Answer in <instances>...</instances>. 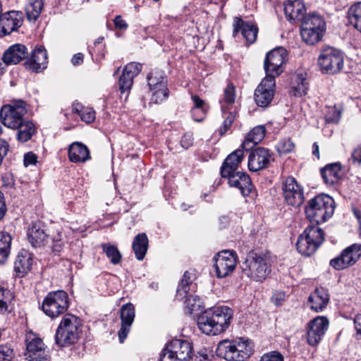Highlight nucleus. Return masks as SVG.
Instances as JSON below:
<instances>
[{
	"mask_svg": "<svg viewBox=\"0 0 361 361\" xmlns=\"http://www.w3.org/2000/svg\"><path fill=\"white\" fill-rule=\"evenodd\" d=\"M233 317V310L227 306L209 308L197 318L200 330L208 336H215L226 331Z\"/></svg>",
	"mask_w": 361,
	"mask_h": 361,
	"instance_id": "f257e3e1",
	"label": "nucleus"
},
{
	"mask_svg": "<svg viewBox=\"0 0 361 361\" xmlns=\"http://www.w3.org/2000/svg\"><path fill=\"white\" fill-rule=\"evenodd\" d=\"M252 353V342L241 337L223 340L219 343L216 350V355L227 361H245Z\"/></svg>",
	"mask_w": 361,
	"mask_h": 361,
	"instance_id": "f03ea898",
	"label": "nucleus"
},
{
	"mask_svg": "<svg viewBox=\"0 0 361 361\" xmlns=\"http://www.w3.org/2000/svg\"><path fill=\"white\" fill-rule=\"evenodd\" d=\"M334 212V200L327 195H320L311 199L305 208L307 218L317 225L326 221Z\"/></svg>",
	"mask_w": 361,
	"mask_h": 361,
	"instance_id": "7ed1b4c3",
	"label": "nucleus"
},
{
	"mask_svg": "<svg viewBox=\"0 0 361 361\" xmlns=\"http://www.w3.org/2000/svg\"><path fill=\"white\" fill-rule=\"evenodd\" d=\"M242 270L246 276L257 282L263 281L271 271L267 259L255 252H251L247 256L243 263Z\"/></svg>",
	"mask_w": 361,
	"mask_h": 361,
	"instance_id": "20e7f679",
	"label": "nucleus"
},
{
	"mask_svg": "<svg viewBox=\"0 0 361 361\" xmlns=\"http://www.w3.org/2000/svg\"><path fill=\"white\" fill-rule=\"evenodd\" d=\"M324 240L323 230L317 226H309L298 238L296 247L303 255L314 253Z\"/></svg>",
	"mask_w": 361,
	"mask_h": 361,
	"instance_id": "39448f33",
	"label": "nucleus"
},
{
	"mask_svg": "<svg viewBox=\"0 0 361 361\" xmlns=\"http://www.w3.org/2000/svg\"><path fill=\"white\" fill-rule=\"evenodd\" d=\"M80 320L73 314H66L61 320L55 335L56 343L66 346L75 343L79 337Z\"/></svg>",
	"mask_w": 361,
	"mask_h": 361,
	"instance_id": "423d86ee",
	"label": "nucleus"
},
{
	"mask_svg": "<svg viewBox=\"0 0 361 361\" xmlns=\"http://www.w3.org/2000/svg\"><path fill=\"white\" fill-rule=\"evenodd\" d=\"M192 353V344L183 339H173L160 353L159 361H189Z\"/></svg>",
	"mask_w": 361,
	"mask_h": 361,
	"instance_id": "0eeeda50",
	"label": "nucleus"
},
{
	"mask_svg": "<svg viewBox=\"0 0 361 361\" xmlns=\"http://www.w3.org/2000/svg\"><path fill=\"white\" fill-rule=\"evenodd\" d=\"M343 54L333 47H324L322 49L317 63L323 73L336 74L343 67Z\"/></svg>",
	"mask_w": 361,
	"mask_h": 361,
	"instance_id": "6e6552de",
	"label": "nucleus"
},
{
	"mask_svg": "<svg viewBox=\"0 0 361 361\" xmlns=\"http://www.w3.org/2000/svg\"><path fill=\"white\" fill-rule=\"evenodd\" d=\"M27 113L25 102L23 100L13 101L4 105L0 111L1 123L7 128L16 129L22 124Z\"/></svg>",
	"mask_w": 361,
	"mask_h": 361,
	"instance_id": "1a4fd4ad",
	"label": "nucleus"
},
{
	"mask_svg": "<svg viewBox=\"0 0 361 361\" xmlns=\"http://www.w3.org/2000/svg\"><path fill=\"white\" fill-rule=\"evenodd\" d=\"M235 99V89L232 83H228L224 91L222 99L220 101L222 116L224 118L223 126L220 128L221 135L225 134L236 118L237 110L233 106Z\"/></svg>",
	"mask_w": 361,
	"mask_h": 361,
	"instance_id": "9d476101",
	"label": "nucleus"
},
{
	"mask_svg": "<svg viewBox=\"0 0 361 361\" xmlns=\"http://www.w3.org/2000/svg\"><path fill=\"white\" fill-rule=\"evenodd\" d=\"M192 275L189 271H185L176 290L177 299L183 300L186 298L184 303L185 313L188 314H192L194 312L200 310L203 304L202 299L198 295H188L190 286L192 282Z\"/></svg>",
	"mask_w": 361,
	"mask_h": 361,
	"instance_id": "9b49d317",
	"label": "nucleus"
},
{
	"mask_svg": "<svg viewBox=\"0 0 361 361\" xmlns=\"http://www.w3.org/2000/svg\"><path fill=\"white\" fill-rule=\"evenodd\" d=\"M44 312L54 318L63 314L68 307V296L63 290L53 291L48 293L42 305Z\"/></svg>",
	"mask_w": 361,
	"mask_h": 361,
	"instance_id": "f8f14e48",
	"label": "nucleus"
},
{
	"mask_svg": "<svg viewBox=\"0 0 361 361\" xmlns=\"http://www.w3.org/2000/svg\"><path fill=\"white\" fill-rule=\"evenodd\" d=\"M287 56V51L282 47L269 51L264 61V68L266 72L265 77H271L275 79L276 76L282 73L288 60Z\"/></svg>",
	"mask_w": 361,
	"mask_h": 361,
	"instance_id": "ddd939ff",
	"label": "nucleus"
},
{
	"mask_svg": "<svg viewBox=\"0 0 361 361\" xmlns=\"http://www.w3.org/2000/svg\"><path fill=\"white\" fill-rule=\"evenodd\" d=\"M147 82L152 92V101L156 104L163 102L168 97L169 89L164 73L154 71L147 75Z\"/></svg>",
	"mask_w": 361,
	"mask_h": 361,
	"instance_id": "4468645a",
	"label": "nucleus"
},
{
	"mask_svg": "<svg viewBox=\"0 0 361 361\" xmlns=\"http://www.w3.org/2000/svg\"><path fill=\"white\" fill-rule=\"evenodd\" d=\"M361 257V244L354 243L345 248L339 256L330 261L336 270H343L354 265Z\"/></svg>",
	"mask_w": 361,
	"mask_h": 361,
	"instance_id": "2eb2a0df",
	"label": "nucleus"
},
{
	"mask_svg": "<svg viewBox=\"0 0 361 361\" xmlns=\"http://www.w3.org/2000/svg\"><path fill=\"white\" fill-rule=\"evenodd\" d=\"M328 319L324 316H317L308 323L307 341L312 346L317 345L322 339L329 328Z\"/></svg>",
	"mask_w": 361,
	"mask_h": 361,
	"instance_id": "dca6fc26",
	"label": "nucleus"
},
{
	"mask_svg": "<svg viewBox=\"0 0 361 361\" xmlns=\"http://www.w3.org/2000/svg\"><path fill=\"white\" fill-rule=\"evenodd\" d=\"M214 260V267L219 278L228 276L233 271L236 266V257L232 252L228 250L219 252Z\"/></svg>",
	"mask_w": 361,
	"mask_h": 361,
	"instance_id": "f3484780",
	"label": "nucleus"
},
{
	"mask_svg": "<svg viewBox=\"0 0 361 361\" xmlns=\"http://www.w3.org/2000/svg\"><path fill=\"white\" fill-rule=\"evenodd\" d=\"M275 79L265 77L257 87L254 98L257 106L267 107L273 99L275 88Z\"/></svg>",
	"mask_w": 361,
	"mask_h": 361,
	"instance_id": "a211bd4d",
	"label": "nucleus"
},
{
	"mask_svg": "<svg viewBox=\"0 0 361 361\" xmlns=\"http://www.w3.org/2000/svg\"><path fill=\"white\" fill-rule=\"evenodd\" d=\"M283 194L286 202L293 207H300L304 202V194L300 185L293 177H288L283 184Z\"/></svg>",
	"mask_w": 361,
	"mask_h": 361,
	"instance_id": "6ab92c4d",
	"label": "nucleus"
},
{
	"mask_svg": "<svg viewBox=\"0 0 361 361\" xmlns=\"http://www.w3.org/2000/svg\"><path fill=\"white\" fill-rule=\"evenodd\" d=\"M251 149L247 163L250 171L256 172L267 168L273 159L269 150L264 147H257Z\"/></svg>",
	"mask_w": 361,
	"mask_h": 361,
	"instance_id": "aec40b11",
	"label": "nucleus"
},
{
	"mask_svg": "<svg viewBox=\"0 0 361 361\" xmlns=\"http://www.w3.org/2000/svg\"><path fill=\"white\" fill-rule=\"evenodd\" d=\"M22 15L18 11H11L0 16V36H6L16 31L22 25Z\"/></svg>",
	"mask_w": 361,
	"mask_h": 361,
	"instance_id": "412c9836",
	"label": "nucleus"
},
{
	"mask_svg": "<svg viewBox=\"0 0 361 361\" xmlns=\"http://www.w3.org/2000/svg\"><path fill=\"white\" fill-rule=\"evenodd\" d=\"M135 317V307L132 303L128 302L122 305L120 309L121 326L118 333L121 343H123L124 340L127 337L134 322Z\"/></svg>",
	"mask_w": 361,
	"mask_h": 361,
	"instance_id": "4be33fe9",
	"label": "nucleus"
},
{
	"mask_svg": "<svg viewBox=\"0 0 361 361\" xmlns=\"http://www.w3.org/2000/svg\"><path fill=\"white\" fill-rule=\"evenodd\" d=\"M47 54L43 47H36L27 56L24 66L26 69L39 73L47 68Z\"/></svg>",
	"mask_w": 361,
	"mask_h": 361,
	"instance_id": "5701e85b",
	"label": "nucleus"
},
{
	"mask_svg": "<svg viewBox=\"0 0 361 361\" xmlns=\"http://www.w3.org/2000/svg\"><path fill=\"white\" fill-rule=\"evenodd\" d=\"M228 180L231 187L238 188L243 196H248L252 190L251 180L249 176L243 171L233 172L229 176H221Z\"/></svg>",
	"mask_w": 361,
	"mask_h": 361,
	"instance_id": "b1692460",
	"label": "nucleus"
},
{
	"mask_svg": "<svg viewBox=\"0 0 361 361\" xmlns=\"http://www.w3.org/2000/svg\"><path fill=\"white\" fill-rule=\"evenodd\" d=\"M26 361H45L44 344L42 339L31 336L26 339Z\"/></svg>",
	"mask_w": 361,
	"mask_h": 361,
	"instance_id": "393cba45",
	"label": "nucleus"
},
{
	"mask_svg": "<svg viewBox=\"0 0 361 361\" xmlns=\"http://www.w3.org/2000/svg\"><path fill=\"white\" fill-rule=\"evenodd\" d=\"M283 6L286 19L291 23L302 22L305 18L306 8L300 0H286Z\"/></svg>",
	"mask_w": 361,
	"mask_h": 361,
	"instance_id": "a878e982",
	"label": "nucleus"
},
{
	"mask_svg": "<svg viewBox=\"0 0 361 361\" xmlns=\"http://www.w3.org/2000/svg\"><path fill=\"white\" fill-rule=\"evenodd\" d=\"M27 48L22 44L10 46L4 53L2 60L5 65L17 64L28 56Z\"/></svg>",
	"mask_w": 361,
	"mask_h": 361,
	"instance_id": "bb28decb",
	"label": "nucleus"
},
{
	"mask_svg": "<svg viewBox=\"0 0 361 361\" xmlns=\"http://www.w3.org/2000/svg\"><path fill=\"white\" fill-rule=\"evenodd\" d=\"M233 36L236 37L239 31L243 37L250 43L255 42L257 36L258 28L252 23L243 21L240 18L235 17L233 20Z\"/></svg>",
	"mask_w": 361,
	"mask_h": 361,
	"instance_id": "cd10ccee",
	"label": "nucleus"
},
{
	"mask_svg": "<svg viewBox=\"0 0 361 361\" xmlns=\"http://www.w3.org/2000/svg\"><path fill=\"white\" fill-rule=\"evenodd\" d=\"M141 70L142 65L139 63L131 62L126 66L118 82L121 93H124L131 88L133 78L139 74Z\"/></svg>",
	"mask_w": 361,
	"mask_h": 361,
	"instance_id": "c85d7f7f",
	"label": "nucleus"
},
{
	"mask_svg": "<svg viewBox=\"0 0 361 361\" xmlns=\"http://www.w3.org/2000/svg\"><path fill=\"white\" fill-rule=\"evenodd\" d=\"M244 151L243 149H238L226 157L221 169V176H229L231 173L237 171L243 160Z\"/></svg>",
	"mask_w": 361,
	"mask_h": 361,
	"instance_id": "c756f323",
	"label": "nucleus"
},
{
	"mask_svg": "<svg viewBox=\"0 0 361 361\" xmlns=\"http://www.w3.org/2000/svg\"><path fill=\"white\" fill-rule=\"evenodd\" d=\"M68 157L73 163L85 162L90 159V151L82 142H75L69 147Z\"/></svg>",
	"mask_w": 361,
	"mask_h": 361,
	"instance_id": "7c9ffc66",
	"label": "nucleus"
},
{
	"mask_svg": "<svg viewBox=\"0 0 361 361\" xmlns=\"http://www.w3.org/2000/svg\"><path fill=\"white\" fill-rule=\"evenodd\" d=\"M329 300V295L324 288H317L308 298L312 310L318 312L322 311L327 305Z\"/></svg>",
	"mask_w": 361,
	"mask_h": 361,
	"instance_id": "2f4dec72",
	"label": "nucleus"
},
{
	"mask_svg": "<svg viewBox=\"0 0 361 361\" xmlns=\"http://www.w3.org/2000/svg\"><path fill=\"white\" fill-rule=\"evenodd\" d=\"M32 264V255L26 250H21L16 257L14 263L16 272L25 274L31 269Z\"/></svg>",
	"mask_w": 361,
	"mask_h": 361,
	"instance_id": "473e14b6",
	"label": "nucleus"
},
{
	"mask_svg": "<svg viewBox=\"0 0 361 361\" xmlns=\"http://www.w3.org/2000/svg\"><path fill=\"white\" fill-rule=\"evenodd\" d=\"M265 128L263 126H256L247 135L242 144V148L245 151L252 149L255 145L261 142L265 135Z\"/></svg>",
	"mask_w": 361,
	"mask_h": 361,
	"instance_id": "72a5a7b5",
	"label": "nucleus"
},
{
	"mask_svg": "<svg viewBox=\"0 0 361 361\" xmlns=\"http://www.w3.org/2000/svg\"><path fill=\"white\" fill-rule=\"evenodd\" d=\"M27 236L29 242L34 247L45 245L49 238V235L45 233L44 230L37 224L33 225L29 229Z\"/></svg>",
	"mask_w": 361,
	"mask_h": 361,
	"instance_id": "f704fd0d",
	"label": "nucleus"
},
{
	"mask_svg": "<svg viewBox=\"0 0 361 361\" xmlns=\"http://www.w3.org/2000/svg\"><path fill=\"white\" fill-rule=\"evenodd\" d=\"M321 174L326 185H332L337 183L341 176V168L339 164L334 163L326 165L321 169Z\"/></svg>",
	"mask_w": 361,
	"mask_h": 361,
	"instance_id": "c9c22d12",
	"label": "nucleus"
},
{
	"mask_svg": "<svg viewBox=\"0 0 361 361\" xmlns=\"http://www.w3.org/2000/svg\"><path fill=\"white\" fill-rule=\"evenodd\" d=\"M149 245L148 238L145 233L135 235L133 241V250L137 260H142L147 253Z\"/></svg>",
	"mask_w": 361,
	"mask_h": 361,
	"instance_id": "e433bc0d",
	"label": "nucleus"
},
{
	"mask_svg": "<svg viewBox=\"0 0 361 361\" xmlns=\"http://www.w3.org/2000/svg\"><path fill=\"white\" fill-rule=\"evenodd\" d=\"M302 28L326 31V23L323 18L318 15H309L302 21Z\"/></svg>",
	"mask_w": 361,
	"mask_h": 361,
	"instance_id": "4c0bfd02",
	"label": "nucleus"
},
{
	"mask_svg": "<svg viewBox=\"0 0 361 361\" xmlns=\"http://www.w3.org/2000/svg\"><path fill=\"white\" fill-rule=\"evenodd\" d=\"M44 7L43 0H27L25 12L29 20H36L40 16Z\"/></svg>",
	"mask_w": 361,
	"mask_h": 361,
	"instance_id": "58836bf2",
	"label": "nucleus"
},
{
	"mask_svg": "<svg viewBox=\"0 0 361 361\" xmlns=\"http://www.w3.org/2000/svg\"><path fill=\"white\" fill-rule=\"evenodd\" d=\"M16 129L18 130L17 138L20 142H25L30 140L35 132V128L32 122L24 119L22 124Z\"/></svg>",
	"mask_w": 361,
	"mask_h": 361,
	"instance_id": "ea45409f",
	"label": "nucleus"
},
{
	"mask_svg": "<svg viewBox=\"0 0 361 361\" xmlns=\"http://www.w3.org/2000/svg\"><path fill=\"white\" fill-rule=\"evenodd\" d=\"M349 23L361 33V2L352 5L348 11Z\"/></svg>",
	"mask_w": 361,
	"mask_h": 361,
	"instance_id": "a19ab883",
	"label": "nucleus"
},
{
	"mask_svg": "<svg viewBox=\"0 0 361 361\" xmlns=\"http://www.w3.org/2000/svg\"><path fill=\"white\" fill-rule=\"evenodd\" d=\"M11 236L6 232L0 233V264L4 263L10 254Z\"/></svg>",
	"mask_w": 361,
	"mask_h": 361,
	"instance_id": "79ce46f5",
	"label": "nucleus"
},
{
	"mask_svg": "<svg viewBox=\"0 0 361 361\" xmlns=\"http://www.w3.org/2000/svg\"><path fill=\"white\" fill-rule=\"evenodd\" d=\"M325 31L323 30H315L312 29H307L301 27L300 34L302 40L308 44H314L319 42Z\"/></svg>",
	"mask_w": 361,
	"mask_h": 361,
	"instance_id": "37998d69",
	"label": "nucleus"
},
{
	"mask_svg": "<svg viewBox=\"0 0 361 361\" xmlns=\"http://www.w3.org/2000/svg\"><path fill=\"white\" fill-rule=\"evenodd\" d=\"M102 250L113 264H118L122 258L121 253L116 246L111 244H103Z\"/></svg>",
	"mask_w": 361,
	"mask_h": 361,
	"instance_id": "c03bdc74",
	"label": "nucleus"
},
{
	"mask_svg": "<svg viewBox=\"0 0 361 361\" xmlns=\"http://www.w3.org/2000/svg\"><path fill=\"white\" fill-rule=\"evenodd\" d=\"M192 99L195 104L194 107L191 109L192 116L195 121H201L204 116V102L197 95H193Z\"/></svg>",
	"mask_w": 361,
	"mask_h": 361,
	"instance_id": "a18cd8bd",
	"label": "nucleus"
},
{
	"mask_svg": "<svg viewBox=\"0 0 361 361\" xmlns=\"http://www.w3.org/2000/svg\"><path fill=\"white\" fill-rule=\"evenodd\" d=\"M51 239L52 242L51 249L53 252L56 254L61 252L67 242L64 234L60 231H56V233L53 234Z\"/></svg>",
	"mask_w": 361,
	"mask_h": 361,
	"instance_id": "49530a36",
	"label": "nucleus"
},
{
	"mask_svg": "<svg viewBox=\"0 0 361 361\" xmlns=\"http://www.w3.org/2000/svg\"><path fill=\"white\" fill-rule=\"evenodd\" d=\"M294 143L290 139H283L277 145V150L280 154H288L294 149Z\"/></svg>",
	"mask_w": 361,
	"mask_h": 361,
	"instance_id": "de8ad7c7",
	"label": "nucleus"
},
{
	"mask_svg": "<svg viewBox=\"0 0 361 361\" xmlns=\"http://www.w3.org/2000/svg\"><path fill=\"white\" fill-rule=\"evenodd\" d=\"M10 298V291L0 286V312L7 311L8 302L9 301Z\"/></svg>",
	"mask_w": 361,
	"mask_h": 361,
	"instance_id": "09e8293b",
	"label": "nucleus"
},
{
	"mask_svg": "<svg viewBox=\"0 0 361 361\" xmlns=\"http://www.w3.org/2000/svg\"><path fill=\"white\" fill-rule=\"evenodd\" d=\"M341 116V112L340 110L336 108H331L325 114L324 119L327 123H336L338 122Z\"/></svg>",
	"mask_w": 361,
	"mask_h": 361,
	"instance_id": "8fccbe9b",
	"label": "nucleus"
},
{
	"mask_svg": "<svg viewBox=\"0 0 361 361\" xmlns=\"http://www.w3.org/2000/svg\"><path fill=\"white\" fill-rule=\"evenodd\" d=\"M80 111L81 113L80 116L82 121L87 123H92L94 121L95 112L92 108L82 107Z\"/></svg>",
	"mask_w": 361,
	"mask_h": 361,
	"instance_id": "3c124183",
	"label": "nucleus"
},
{
	"mask_svg": "<svg viewBox=\"0 0 361 361\" xmlns=\"http://www.w3.org/2000/svg\"><path fill=\"white\" fill-rule=\"evenodd\" d=\"M283 355L279 351H271L264 354L260 361H283Z\"/></svg>",
	"mask_w": 361,
	"mask_h": 361,
	"instance_id": "603ef678",
	"label": "nucleus"
},
{
	"mask_svg": "<svg viewBox=\"0 0 361 361\" xmlns=\"http://www.w3.org/2000/svg\"><path fill=\"white\" fill-rule=\"evenodd\" d=\"M13 351L8 345H0V361H11Z\"/></svg>",
	"mask_w": 361,
	"mask_h": 361,
	"instance_id": "864d4df0",
	"label": "nucleus"
},
{
	"mask_svg": "<svg viewBox=\"0 0 361 361\" xmlns=\"http://www.w3.org/2000/svg\"><path fill=\"white\" fill-rule=\"evenodd\" d=\"M298 80L300 83H298L296 87H293V94L295 96L301 97L307 94L308 87L305 78H298Z\"/></svg>",
	"mask_w": 361,
	"mask_h": 361,
	"instance_id": "5fc2aeb1",
	"label": "nucleus"
},
{
	"mask_svg": "<svg viewBox=\"0 0 361 361\" xmlns=\"http://www.w3.org/2000/svg\"><path fill=\"white\" fill-rule=\"evenodd\" d=\"M349 161L353 164L361 165V145H358L353 150Z\"/></svg>",
	"mask_w": 361,
	"mask_h": 361,
	"instance_id": "6e6d98bb",
	"label": "nucleus"
},
{
	"mask_svg": "<svg viewBox=\"0 0 361 361\" xmlns=\"http://www.w3.org/2000/svg\"><path fill=\"white\" fill-rule=\"evenodd\" d=\"M193 144V135L190 133H186L182 137L180 145L183 148L187 149L190 147Z\"/></svg>",
	"mask_w": 361,
	"mask_h": 361,
	"instance_id": "4d7b16f0",
	"label": "nucleus"
},
{
	"mask_svg": "<svg viewBox=\"0 0 361 361\" xmlns=\"http://www.w3.org/2000/svg\"><path fill=\"white\" fill-rule=\"evenodd\" d=\"M37 156L32 152H28L24 155V165L28 166L34 165L37 162Z\"/></svg>",
	"mask_w": 361,
	"mask_h": 361,
	"instance_id": "13d9d810",
	"label": "nucleus"
},
{
	"mask_svg": "<svg viewBox=\"0 0 361 361\" xmlns=\"http://www.w3.org/2000/svg\"><path fill=\"white\" fill-rule=\"evenodd\" d=\"M8 144L5 140H0V165L8 150Z\"/></svg>",
	"mask_w": 361,
	"mask_h": 361,
	"instance_id": "bf43d9fd",
	"label": "nucleus"
},
{
	"mask_svg": "<svg viewBox=\"0 0 361 361\" xmlns=\"http://www.w3.org/2000/svg\"><path fill=\"white\" fill-rule=\"evenodd\" d=\"M114 25L117 29L126 30L128 27V24L123 20L121 16H117L114 19Z\"/></svg>",
	"mask_w": 361,
	"mask_h": 361,
	"instance_id": "052dcab7",
	"label": "nucleus"
},
{
	"mask_svg": "<svg viewBox=\"0 0 361 361\" xmlns=\"http://www.w3.org/2000/svg\"><path fill=\"white\" fill-rule=\"evenodd\" d=\"M285 298V294L283 292L277 291L275 292L272 296V301L274 303H275L276 305H281V302Z\"/></svg>",
	"mask_w": 361,
	"mask_h": 361,
	"instance_id": "680f3d73",
	"label": "nucleus"
},
{
	"mask_svg": "<svg viewBox=\"0 0 361 361\" xmlns=\"http://www.w3.org/2000/svg\"><path fill=\"white\" fill-rule=\"evenodd\" d=\"M7 212V207L2 192H0V220L3 219Z\"/></svg>",
	"mask_w": 361,
	"mask_h": 361,
	"instance_id": "e2e57ef3",
	"label": "nucleus"
},
{
	"mask_svg": "<svg viewBox=\"0 0 361 361\" xmlns=\"http://www.w3.org/2000/svg\"><path fill=\"white\" fill-rule=\"evenodd\" d=\"M84 55L82 53H78L73 55L71 63L73 66H78L83 62Z\"/></svg>",
	"mask_w": 361,
	"mask_h": 361,
	"instance_id": "0e129e2a",
	"label": "nucleus"
},
{
	"mask_svg": "<svg viewBox=\"0 0 361 361\" xmlns=\"http://www.w3.org/2000/svg\"><path fill=\"white\" fill-rule=\"evenodd\" d=\"M354 324L357 335L361 338V314H358L355 317Z\"/></svg>",
	"mask_w": 361,
	"mask_h": 361,
	"instance_id": "69168bd1",
	"label": "nucleus"
},
{
	"mask_svg": "<svg viewBox=\"0 0 361 361\" xmlns=\"http://www.w3.org/2000/svg\"><path fill=\"white\" fill-rule=\"evenodd\" d=\"M312 147H313L312 154L314 155H315L317 157V159H319V145H317V142H314L312 145Z\"/></svg>",
	"mask_w": 361,
	"mask_h": 361,
	"instance_id": "338daca9",
	"label": "nucleus"
},
{
	"mask_svg": "<svg viewBox=\"0 0 361 361\" xmlns=\"http://www.w3.org/2000/svg\"><path fill=\"white\" fill-rule=\"evenodd\" d=\"M82 106H81L79 104H73V111L75 112V113H78L79 115L80 114L81 111V108Z\"/></svg>",
	"mask_w": 361,
	"mask_h": 361,
	"instance_id": "774afa93",
	"label": "nucleus"
}]
</instances>
